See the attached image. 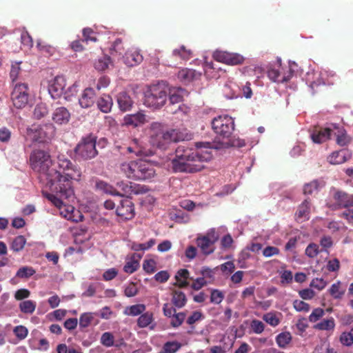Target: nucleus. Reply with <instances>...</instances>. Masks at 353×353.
<instances>
[{
    "label": "nucleus",
    "mask_w": 353,
    "mask_h": 353,
    "mask_svg": "<svg viewBox=\"0 0 353 353\" xmlns=\"http://www.w3.org/2000/svg\"><path fill=\"white\" fill-rule=\"evenodd\" d=\"M30 168L39 174L41 182L51 192L67 198L73 194L72 181H79L82 176L81 168L70 160L59 156L57 168L53 167L50 154L42 150H34L30 155Z\"/></svg>",
    "instance_id": "nucleus-1"
},
{
    "label": "nucleus",
    "mask_w": 353,
    "mask_h": 353,
    "mask_svg": "<svg viewBox=\"0 0 353 353\" xmlns=\"http://www.w3.org/2000/svg\"><path fill=\"white\" fill-rule=\"evenodd\" d=\"M212 159V148L196 150L179 145L175 151V157L172 160V168L174 172L193 173L202 170L204 163Z\"/></svg>",
    "instance_id": "nucleus-2"
},
{
    "label": "nucleus",
    "mask_w": 353,
    "mask_h": 353,
    "mask_svg": "<svg viewBox=\"0 0 353 353\" xmlns=\"http://www.w3.org/2000/svg\"><path fill=\"white\" fill-rule=\"evenodd\" d=\"M187 135L176 129H168L161 123L150 125V143L161 150H166L172 143L184 141Z\"/></svg>",
    "instance_id": "nucleus-3"
},
{
    "label": "nucleus",
    "mask_w": 353,
    "mask_h": 353,
    "mask_svg": "<svg viewBox=\"0 0 353 353\" xmlns=\"http://www.w3.org/2000/svg\"><path fill=\"white\" fill-rule=\"evenodd\" d=\"M120 170L127 178L134 181H150L156 175L154 165L141 159L121 163Z\"/></svg>",
    "instance_id": "nucleus-4"
},
{
    "label": "nucleus",
    "mask_w": 353,
    "mask_h": 353,
    "mask_svg": "<svg viewBox=\"0 0 353 353\" xmlns=\"http://www.w3.org/2000/svg\"><path fill=\"white\" fill-rule=\"evenodd\" d=\"M211 124L214 132L217 135L227 139L221 143L222 147L228 148L234 145L229 139L234 130V121L232 117L228 115H220L214 118Z\"/></svg>",
    "instance_id": "nucleus-5"
},
{
    "label": "nucleus",
    "mask_w": 353,
    "mask_h": 353,
    "mask_svg": "<svg viewBox=\"0 0 353 353\" xmlns=\"http://www.w3.org/2000/svg\"><path fill=\"white\" fill-rule=\"evenodd\" d=\"M168 88L163 83L150 85L145 92L144 104L150 108L159 109L165 104Z\"/></svg>",
    "instance_id": "nucleus-6"
},
{
    "label": "nucleus",
    "mask_w": 353,
    "mask_h": 353,
    "mask_svg": "<svg viewBox=\"0 0 353 353\" xmlns=\"http://www.w3.org/2000/svg\"><path fill=\"white\" fill-rule=\"evenodd\" d=\"M55 131L52 123L33 124L27 128L25 137L32 142L46 143L54 137Z\"/></svg>",
    "instance_id": "nucleus-7"
},
{
    "label": "nucleus",
    "mask_w": 353,
    "mask_h": 353,
    "mask_svg": "<svg viewBox=\"0 0 353 353\" xmlns=\"http://www.w3.org/2000/svg\"><path fill=\"white\" fill-rule=\"evenodd\" d=\"M96 143L97 137L92 134L82 137L74 150L77 158L87 161L97 157Z\"/></svg>",
    "instance_id": "nucleus-8"
},
{
    "label": "nucleus",
    "mask_w": 353,
    "mask_h": 353,
    "mask_svg": "<svg viewBox=\"0 0 353 353\" xmlns=\"http://www.w3.org/2000/svg\"><path fill=\"white\" fill-rule=\"evenodd\" d=\"M219 239L214 228H211L205 234H199L195 239L197 247L203 254L208 256L215 251V243Z\"/></svg>",
    "instance_id": "nucleus-9"
},
{
    "label": "nucleus",
    "mask_w": 353,
    "mask_h": 353,
    "mask_svg": "<svg viewBox=\"0 0 353 353\" xmlns=\"http://www.w3.org/2000/svg\"><path fill=\"white\" fill-rule=\"evenodd\" d=\"M99 188L103 189L105 192L112 194L119 195L121 196L129 197L132 194H137V191L132 185L131 182L128 181H119L116 184V188L112 190V187L104 182H99L97 183Z\"/></svg>",
    "instance_id": "nucleus-10"
},
{
    "label": "nucleus",
    "mask_w": 353,
    "mask_h": 353,
    "mask_svg": "<svg viewBox=\"0 0 353 353\" xmlns=\"http://www.w3.org/2000/svg\"><path fill=\"white\" fill-rule=\"evenodd\" d=\"M28 87L26 83L15 85L11 94V99L15 108L18 109L24 108L28 104Z\"/></svg>",
    "instance_id": "nucleus-11"
},
{
    "label": "nucleus",
    "mask_w": 353,
    "mask_h": 353,
    "mask_svg": "<svg viewBox=\"0 0 353 353\" xmlns=\"http://www.w3.org/2000/svg\"><path fill=\"white\" fill-rule=\"evenodd\" d=\"M332 197L336 201L335 203H327V206L332 210L340 208H349L353 207V194H349L347 192L334 189Z\"/></svg>",
    "instance_id": "nucleus-12"
},
{
    "label": "nucleus",
    "mask_w": 353,
    "mask_h": 353,
    "mask_svg": "<svg viewBox=\"0 0 353 353\" xmlns=\"http://www.w3.org/2000/svg\"><path fill=\"white\" fill-rule=\"evenodd\" d=\"M212 57L218 62L230 65H240L244 61V57L240 54L219 50L213 52Z\"/></svg>",
    "instance_id": "nucleus-13"
},
{
    "label": "nucleus",
    "mask_w": 353,
    "mask_h": 353,
    "mask_svg": "<svg viewBox=\"0 0 353 353\" xmlns=\"http://www.w3.org/2000/svg\"><path fill=\"white\" fill-rule=\"evenodd\" d=\"M43 194L46 199H48L54 206H56L60 210V214L63 217L64 214L74 213V211L76 210L73 206L66 205L63 202V200L69 199L70 198L74 196V193L72 195L67 198H62L53 192L51 193L43 192Z\"/></svg>",
    "instance_id": "nucleus-14"
},
{
    "label": "nucleus",
    "mask_w": 353,
    "mask_h": 353,
    "mask_svg": "<svg viewBox=\"0 0 353 353\" xmlns=\"http://www.w3.org/2000/svg\"><path fill=\"white\" fill-rule=\"evenodd\" d=\"M116 213L121 220H130L134 216V206L129 199H123L116 210Z\"/></svg>",
    "instance_id": "nucleus-15"
},
{
    "label": "nucleus",
    "mask_w": 353,
    "mask_h": 353,
    "mask_svg": "<svg viewBox=\"0 0 353 353\" xmlns=\"http://www.w3.org/2000/svg\"><path fill=\"white\" fill-rule=\"evenodd\" d=\"M66 85L65 79L62 76H57L48 86V92L53 99L59 98Z\"/></svg>",
    "instance_id": "nucleus-16"
},
{
    "label": "nucleus",
    "mask_w": 353,
    "mask_h": 353,
    "mask_svg": "<svg viewBox=\"0 0 353 353\" xmlns=\"http://www.w3.org/2000/svg\"><path fill=\"white\" fill-rule=\"evenodd\" d=\"M333 128H316L312 132L310 137L312 141L315 143H322L327 140L332 138Z\"/></svg>",
    "instance_id": "nucleus-17"
},
{
    "label": "nucleus",
    "mask_w": 353,
    "mask_h": 353,
    "mask_svg": "<svg viewBox=\"0 0 353 353\" xmlns=\"http://www.w3.org/2000/svg\"><path fill=\"white\" fill-rule=\"evenodd\" d=\"M332 137H334L336 143L342 147L347 145L352 141V138L347 134L346 130L336 125L333 127Z\"/></svg>",
    "instance_id": "nucleus-18"
},
{
    "label": "nucleus",
    "mask_w": 353,
    "mask_h": 353,
    "mask_svg": "<svg viewBox=\"0 0 353 353\" xmlns=\"http://www.w3.org/2000/svg\"><path fill=\"white\" fill-rule=\"evenodd\" d=\"M128 154H132L135 156H149L151 152L143 147L137 139H133L130 145L125 148Z\"/></svg>",
    "instance_id": "nucleus-19"
},
{
    "label": "nucleus",
    "mask_w": 353,
    "mask_h": 353,
    "mask_svg": "<svg viewBox=\"0 0 353 353\" xmlns=\"http://www.w3.org/2000/svg\"><path fill=\"white\" fill-rule=\"evenodd\" d=\"M351 153L347 150H341L332 152L327 158L328 161L333 165L341 164L351 158Z\"/></svg>",
    "instance_id": "nucleus-20"
},
{
    "label": "nucleus",
    "mask_w": 353,
    "mask_h": 353,
    "mask_svg": "<svg viewBox=\"0 0 353 353\" xmlns=\"http://www.w3.org/2000/svg\"><path fill=\"white\" fill-rule=\"evenodd\" d=\"M52 119L56 124L64 125L69 122L70 114L65 108L59 107L53 112Z\"/></svg>",
    "instance_id": "nucleus-21"
},
{
    "label": "nucleus",
    "mask_w": 353,
    "mask_h": 353,
    "mask_svg": "<svg viewBox=\"0 0 353 353\" xmlns=\"http://www.w3.org/2000/svg\"><path fill=\"white\" fill-rule=\"evenodd\" d=\"M187 95L188 92L179 87H173L168 90V96H169V101L171 104L181 103L184 97Z\"/></svg>",
    "instance_id": "nucleus-22"
},
{
    "label": "nucleus",
    "mask_w": 353,
    "mask_h": 353,
    "mask_svg": "<svg viewBox=\"0 0 353 353\" xmlns=\"http://www.w3.org/2000/svg\"><path fill=\"white\" fill-rule=\"evenodd\" d=\"M174 279L176 282L173 285L179 288H187L190 284L188 279L193 280L190 276V272L187 269L179 270L174 276Z\"/></svg>",
    "instance_id": "nucleus-23"
},
{
    "label": "nucleus",
    "mask_w": 353,
    "mask_h": 353,
    "mask_svg": "<svg viewBox=\"0 0 353 353\" xmlns=\"http://www.w3.org/2000/svg\"><path fill=\"white\" fill-rule=\"evenodd\" d=\"M201 74L196 70L189 68H183L179 70L177 73L178 79L184 83H188L192 81L198 79Z\"/></svg>",
    "instance_id": "nucleus-24"
},
{
    "label": "nucleus",
    "mask_w": 353,
    "mask_h": 353,
    "mask_svg": "<svg viewBox=\"0 0 353 353\" xmlns=\"http://www.w3.org/2000/svg\"><path fill=\"white\" fill-rule=\"evenodd\" d=\"M146 121L145 115L142 112H137L133 114H127L123 118V123L125 125L139 126Z\"/></svg>",
    "instance_id": "nucleus-25"
},
{
    "label": "nucleus",
    "mask_w": 353,
    "mask_h": 353,
    "mask_svg": "<svg viewBox=\"0 0 353 353\" xmlns=\"http://www.w3.org/2000/svg\"><path fill=\"white\" fill-rule=\"evenodd\" d=\"M154 322V315L151 312H143L137 320V325L139 328H145L149 327L150 330H153L155 327Z\"/></svg>",
    "instance_id": "nucleus-26"
},
{
    "label": "nucleus",
    "mask_w": 353,
    "mask_h": 353,
    "mask_svg": "<svg viewBox=\"0 0 353 353\" xmlns=\"http://www.w3.org/2000/svg\"><path fill=\"white\" fill-rule=\"evenodd\" d=\"M268 77L273 81L277 83H285L290 80L293 76V71L289 69V72L287 75H281V72L274 68L270 69L268 72Z\"/></svg>",
    "instance_id": "nucleus-27"
},
{
    "label": "nucleus",
    "mask_w": 353,
    "mask_h": 353,
    "mask_svg": "<svg viewBox=\"0 0 353 353\" xmlns=\"http://www.w3.org/2000/svg\"><path fill=\"white\" fill-rule=\"evenodd\" d=\"M95 93L92 88H88L84 90L81 98L79 104L83 108H88L92 106L94 102Z\"/></svg>",
    "instance_id": "nucleus-28"
},
{
    "label": "nucleus",
    "mask_w": 353,
    "mask_h": 353,
    "mask_svg": "<svg viewBox=\"0 0 353 353\" xmlns=\"http://www.w3.org/2000/svg\"><path fill=\"white\" fill-rule=\"evenodd\" d=\"M310 200L305 199L299 206L296 212V219L298 221L308 220L310 213Z\"/></svg>",
    "instance_id": "nucleus-29"
},
{
    "label": "nucleus",
    "mask_w": 353,
    "mask_h": 353,
    "mask_svg": "<svg viewBox=\"0 0 353 353\" xmlns=\"http://www.w3.org/2000/svg\"><path fill=\"white\" fill-rule=\"evenodd\" d=\"M124 62L128 66H134L143 61L142 55L137 50L128 51L124 57Z\"/></svg>",
    "instance_id": "nucleus-30"
},
{
    "label": "nucleus",
    "mask_w": 353,
    "mask_h": 353,
    "mask_svg": "<svg viewBox=\"0 0 353 353\" xmlns=\"http://www.w3.org/2000/svg\"><path fill=\"white\" fill-rule=\"evenodd\" d=\"M117 103L120 110L123 112H125L131 109L133 101L129 94L125 92H122L117 96Z\"/></svg>",
    "instance_id": "nucleus-31"
},
{
    "label": "nucleus",
    "mask_w": 353,
    "mask_h": 353,
    "mask_svg": "<svg viewBox=\"0 0 353 353\" xmlns=\"http://www.w3.org/2000/svg\"><path fill=\"white\" fill-rule=\"evenodd\" d=\"M172 303L178 307L181 308L186 304L187 298L184 292L179 290L173 289L171 292Z\"/></svg>",
    "instance_id": "nucleus-32"
},
{
    "label": "nucleus",
    "mask_w": 353,
    "mask_h": 353,
    "mask_svg": "<svg viewBox=\"0 0 353 353\" xmlns=\"http://www.w3.org/2000/svg\"><path fill=\"white\" fill-rule=\"evenodd\" d=\"M112 104V99L110 95H103L97 101V106L99 109L104 113L110 112Z\"/></svg>",
    "instance_id": "nucleus-33"
},
{
    "label": "nucleus",
    "mask_w": 353,
    "mask_h": 353,
    "mask_svg": "<svg viewBox=\"0 0 353 353\" xmlns=\"http://www.w3.org/2000/svg\"><path fill=\"white\" fill-rule=\"evenodd\" d=\"M146 310V307L144 304H136L130 306H128L125 308L123 313L128 316H135L141 315Z\"/></svg>",
    "instance_id": "nucleus-34"
},
{
    "label": "nucleus",
    "mask_w": 353,
    "mask_h": 353,
    "mask_svg": "<svg viewBox=\"0 0 353 353\" xmlns=\"http://www.w3.org/2000/svg\"><path fill=\"white\" fill-rule=\"evenodd\" d=\"M135 256H137L138 259L141 258V255L134 254L132 259L127 261L123 267V271L128 274H132L139 267V263L137 259H135Z\"/></svg>",
    "instance_id": "nucleus-35"
},
{
    "label": "nucleus",
    "mask_w": 353,
    "mask_h": 353,
    "mask_svg": "<svg viewBox=\"0 0 353 353\" xmlns=\"http://www.w3.org/2000/svg\"><path fill=\"white\" fill-rule=\"evenodd\" d=\"M48 105L44 103H39L37 104L33 110V118L40 120L48 114Z\"/></svg>",
    "instance_id": "nucleus-36"
},
{
    "label": "nucleus",
    "mask_w": 353,
    "mask_h": 353,
    "mask_svg": "<svg viewBox=\"0 0 353 353\" xmlns=\"http://www.w3.org/2000/svg\"><path fill=\"white\" fill-rule=\"evenodd\" d=\"M96 315H97V314L95 312H84L81 314L79 317L80 327H88L92 323Z\"/></svg>",
    "instance_id": "nucleus-37"
},
{
    "label": "nucleus",
    "mask_w": 353,
    "mask_h": 353,
    "mask_svg": "<svg viewBox=\"0 0 353 353\" xmlns=\"http://www.w3.org/2000/svg\"><path fill=\"white\" fill-rule=\"evenodd\" d=\"M292 335L289 332H281L276 337V342L281 348H285L291 342Z\"/></svg>",
    "instance_id": "nucleus-38"
},
{
    "label": "nucleus",
    "mask_w": 353,
    "mask_h": 353,
    "mask_svg": "<svg viewBox=\"0 0 353 353\" xmlns=\"http://www.w3.org/2000/svg\"><path fill=\"white\" fill-rule=\"evenodd\" d=\"M156 243V240L154 239H150L145 243H139L133 242L131 243L130 248L131 250L138 252V251H145L151 248Z\"/></svg>",
    "instance_id": "nucleus-39"
},
{
    "label": "nucleus",
    "mask_w": 353,
    "mask_h": 353,
    "mask_svg": "<svg viewBox=\"0 0 353 353\" xmlns=\"http://www.w3.org/2000/svg\"><path fill=\"white\" fill-rule=\"evenodd\" d=\"M172 54L175 57H179L183 60H188L193 57L192 50L187 49L184 46H181L179 49L174 50Z\"/></svg>",
    "instance_id": "nucleus-40"
},
{
    "label": "nucleus",
    "mask_w": 353,
    "mask_h": 353,
    "mask_svg": "<svg viewBox=\"0 0 353 353\" xmlns=\"http://www.w3.org/2000/svg\"><path fill=\"white\" fill-rule=\"evenodd\" d=\"M19 309L21 312L24 314H32L37 307L36 302L32 301V300H27L21 301L19 303Z\"/></svg>",
    "instance_id": "nucleus-41"
},
{
    "label": "nucleus",
    "mask_w": 353,
    "mask_h": 353,
    "mask_svg": "<svg viewBox=\"0 0 353 353\" xmlns=\"http://www.w3.org/2000/svg\"><path fill=\"white\" fill-rule=\"evenodd\" d=\"M335 327L334 320L332 317L323 319L314 325V328L319 330H332Z\"/></svg>",
    "instance_id": "nucleus-42"
},
{
    "label": "nucleus",
    "mask_w": 353,
    "mask_h": 353,
    "mask_svg": "<svg viewBox=\"0 0 353 353\" xmlns=\"http://www.w3.org/2000/svg\"><path fill=\"white\" fill-rule=\"evenodd\" d=\"M263 320L272 327H276L281 323V319L279 318L276 312H268L263 316Z\"/></svg>",
    "instance_id": "nucleus-43"
},
{
    "label": "nucleus",
    "mask_w": 353,
    "mask_h": 353,
    "mask_svg": "<svg viewBox=\"0 0 353 353\" xmlns=\"http://www.w3.org/2000/svg\"><path fill=\"white\" fill-rule=\"evenodd\" d=\"M37 47L39 52L46 57L52 56L54 52V48L52 46L41 41L37 42Z\"/></svg>",
    "instance_id": "nucleus-44"
},
{
    "label": "nucleus",
    "mask_w": 353,
    "mask_h": 353,
    "mask_svg": "<svg viewBox=\"0 0 353 353\" xmlns=\"http://www.w3.org/2000/svg\"><path fill=\"white\" fill-rule=\"evenodd\" d=\"M181 347V344L177 341H168L162 348L163 353H176Z\"/></svg>",
    "instance_id": "nucleus-45"
},
{
    "label": "nucleus",
    "mask_w": 353,
    "mask_h": 353,
    "mask_svg": "<svg viewBox=\"0 0 353 353\" xmlns=\"http://www.w3.org/2000/svg\"><path fill=\"white\" fill-rule=\"evenodd\" d=\"M26 243V239L23 236H17L12 242L11 249L14 252H19L23 249Z\"/></svg>",
    "instance_id": "nucleus-46"
},
{
    "label": "nucleus",
    "mask_w": 353,
    "mask_h": 353,
    "mask_svg": "<svg viewBox=\"0 0 353 353\" xmlns=\"http://www.w3.org/2000/svg\"><path fill=\"white\" fill-rule=\"evenodd\" d=\"M329 292L330 295L336 299H341L345 292L344 290H341L340 281H337L336 283H333L331 285Z\"/></svg>",
    "instance_id": "nucleus-47"
},
{
    "label": "nucleus",
    "mask_w": 353,
    "mask_h": 353,
    "mask_svg": "<svg viewBox=\"0 0 353 353\" xmlns=\"http://www.w3.org/2000/svg\"><path fill=\"white\" fill-rule=\"evenodd\" d=\"M83 39L82 41L88 43L89 41L96 42L97 38L94 30L90 28H85L83 29Z\"/></svg>",
    "instance_id": "nucleus-48"
},
{
    "label": "nucleus",
    "mask_w": 353,
    "mask_h": 353,
    "mask_svg": "<svg viewBox=\"0 0 353 353\" xmlns=\"http://www.w3.org/2000/svg\"><path fill=\"white\" fill-rule=\"evenodd\" d=\"M35 274V270L32 267L24 266L19 268L16 276L21 279H28Z\"/></svg>",
    "instance_id": "nucleus-49"
},
{
    "label": "nucleus",
    "mask_w": 353,
    "mask_h": 353,
    "mask_svg": "<svg viewBox=\"0 0 353 353\" xmlns=\"http://www.w3.org/2000/svg\"><path fill=\"white\" fill-rule=\"evenodd\" d=\"M265 324L257 319H253L250 322V330L253 333L260 334L265 330Z\"/></svg>",
    "instance_id": "nucleus-50"
},
{
    "label": "nucleus",
    "mask_w": 353,
    "mask_h": 353,
    "mask_svg": "<svg viewBox=\"0 0 353 353\" xmlns=\"http://www.w3.org/2000/svg\"><path fill=\"white\" fill-rule=\"evenodd\" d=\"M171 318L170 325L173 327H178L184 321L185 314L184 312L175 313Z\"/></svg>",
    "instance_id": "nucleus-51"
},
{
    "label": "nucleus",
    "mask_w": 353,
    "mask_h": 353,
    "mask_svg": "<svg viewBox=\"0 0 353 353\" xmlns=\"http://www.w3.org/2000/svg\"><path fill=\"white\" fill-rule=\"evenodd\" d=\"M110 63V57L104 56L95 62L94 67L97 70L103 71L108 68Z\"/></svg>",
    "instance_id": "nucleus-52"
},
{
    "label": "nucleus",
    "mask_w": 353,
    "mask_h": 353,
    "mask_svg": "<svg viewBox=\"0 0 353 353\" xmlns=\"http://www.w3.org/2000/svg\"><path fill=\"white\" fill-rule=\"evenodd\" d=\"M13 332L19 340H23L28 336V330L23 325H17L14 328Z\"/></svg>",
    "instance_id": "nucleus-53"
},
{
    "label": "nucleus",
    "mask_w": 353,
    "mask_h": 353,
    "mask_svg": "<svg viewBox=\"0 0 353 353\" xmlns=\"http://www.w3.org/2000/svg\"><path fill=\"white\" fill-rule=\"evenodd\" d=\"M101 343L105 347L114 345V336L111 332H104L101 337Z\"/></svg>",
    "instance_id": "nucleus-54"
},
{
    "label": "nucleus",
    "mask_w": 353,
    "mask_h": 353,
    "mask_svg": "<svg viewBox=\"0 0 353 353\" xmlns=\"http://www.w3.org/2000/svg\"><path fill=\"white\" fill-rule=\"evenodd\" d=\"M143 269L148 274H152L156 270V262L153 259L145 260L143 263Z\"/></svg>",
    "instance_id": "nucleus-55"
},
{
    "label": "nucleus",
    "mask_w": 353,
    "mask_h": 353,
    "mask_svg": "<svg viewBox=\"0 0 353 353\" xmlns=\"http://www.w3.org/2000/svg\"><path fill=\"white\" fill-rule=\"evenodd\" d=\"M224 299V294L219 290H212L210 295V301L215 304H219Z\"/></svg>",
    "instance_id": "nucleus-56"
},
{
    "label": "nucleus",
    "mask_w": 353,
    "mask_h": 353,
    "mask_svg": "<svg viewBox=\"0 0 353 353\" xmlns=\"http://www.w3.org/2000/svg\"><path fill=\"white\" fill-rule=\"evenodd\" d=\"M318 181L316 180H314L304 185L303 193L304 194H312L314 191L318 190Z\"/></svg>",
    "instance_id": "nucleus-57"
},
{
    "label": "nucleus",
    "mask_w": 353,
    "mask_h": 353,
    "mask_svg": "<svg viewBox=\"0 0 353 353\" xmlns=\"http://www.w3.org/2000/svg\"><path fill=\"white\" fill-rule=\"evenodd\" d=\"M294 308L298 312H308L310 309V305L303 301L295 300L293 303Z\"/></svg>",
    "instance_id": "nucleus-58"
},
{
    "label": "nucleus",
    "mask_w": 353,
    "mask_h": 353,
    "mask_svg": "<svg viewBox=\"0 0 353 353\" xmlns=\"http://www.w3.org/2000/svg\"><path fill=\"white\" fill-rule=\"evenodd\" d=\"M319 252V246L315 243L309 244L305 249V254L310 258H314L316 256Z\"/></svg>",
    "instance_id": "nucleus-59"
},
{
    "label": "nucleus",
    "mask_w": 353,
    "mask_h": 353,
    "mask_svg": "<svg viewBox=\"0 0 353 353\" xmlns=\"http://www.w3.org/2000/svg\"><path fill=\"white\" fill-rule=\"evenodd\" d=\"M340 267V261L336 258L329 260L327 262L326 268L329 272H337L339 270Z\"/></svg>",
    "instance_id": "nucleus-60"
},
{
    "label": "nucleus",
    "mask_w": 353,
    "mask_h": 353,
    "mask_svg": "<svg viewBox=\"0 0 353 353\" xmlns=\"http://www.w3.org/2000/svg\"><path fill=\"white\" fill-rule=\"evenodd\" d=\"M21 43L23 46L30 48L33 46V41L31 36L27 31L23 32L21 35Z\"/></svg>",
    "instance_id": "nucleus-61"
},
{
    "label": "nucleus",
    "mask_w": 353,
    "mask_h": 353,
    "mask_svg": "<svg viewBox=\"0 0 353 353\" xmlns=\"http://www.w3.org/2000/svg\"><path fill=\"white\" fill-rule=\"evenodd\" d=\"M340 342L344 346L350 347L353 344V338L349 332H343L339 338Z\"/></svg>",
    "instance_id": "nucleus-62"
},
{
    "label": "nucleus",
    "mask_w": 353,
    "mask_h": 353,
    "mask_svg": "<svg viewBox=\"0 0 353 353\" xmlns=\"http://www.w3.org/2000/svg\"><path fill=\"white\" fill-rule=\"evenodd\" d=\"M138 293V288L134 283H129L124 290V294L128 297H132Z\"/></svg>",
    "instance_id": "nucleus-63"
},
{
    "label": "nucleus",
    "mask_w": 353,
    "mask_h": 353,
    "mask_svg": "<svg viewBox=\"0 0 353 353\" xmlns=\"http://www.w3.org/2000/svg\"><path fill=\"white\" fill-rule=\"evenodd\" d=\"M312 353H337L334 349L324 343L317 345Z\"/></svg>",
    "instance_id": "nucleus-64"
}]
</instances>
